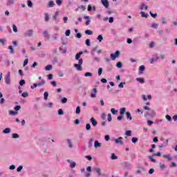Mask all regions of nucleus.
Wrapping results in <instances>:
<instances>
[{"label": "nucleus", "mask_w": 177, "mask_h": 177, "mask_svg": "<svg viewBox=\"0 0 177 177\" xmlns=\"http://www.w3.org/2000/svg\"><path fill=\"white\" fill-rule=\"evenodd\" d=\"M84 62V60L80 58L78 61V64H75L73 66L75 68H77V71H82V63Z\"/></svg>", "instance_id": "nucleus-1"}, {"label": "nucleus", "mask_w": 177, "mask_h": 177, "mask_svg": "<svg viewBox=\"0 0 177 177\" xmlns=\"http://www.w3.org/2000/svg\"><path fill=\"white\" fill-rule=\"evenodd\" d=\"M5 82L7 85H10V72H8L5 77Z\"/></svg>", "instance_id": "nucleus-2"}, {"label": "nucleus", "mask_w": 177, "mask_h": 177, "mask_svg": "<svg viewBox=\"0 0 177 177\" xmlns=\"http://www.w3.org/2000/svg\"><path fill=\"white\" fill-rule=\"evenodd\" d=\"M44 37L47 39V41H49L50 39V35H49V32H48V30H44L43 32Z\"/></svg>", "instance_id": "nucleus-3"}, {"label": "nucleus", "mask_w": 177, "mask_h": 177, "mask_svg": "<svg viewBox=\"0 0 177 177\" xmlns=\"http://www.w3.org/2000/svg\"><path fill=\"white\" fill-rule=\"evenodd\" d=\"M101 3L106 9L109 8V6H110V4L109 3V0H101Z\"/></svg>", "instance_id": "nucleus-4"}, {"label": "nucleus", "mask_w": 177, "mask_h": 177, "mask_svg": "<svg viewBox=\"0 0 177 177\" xmlns=\"http://www.w3.org/2000/svg\"><path fill=\"white\" fill-rule=\"evenodd\" d=\"M34 32V31L30 29L29 30H28L27 32L24 33V37H32V33Z\"/></svg>", "instance_id": "nucleus-5"}, {"label": "nucleus", "mask_w": 177, "mask_h": 177, "mask_svg": "<svg viewBox=\"0 0 177 177\" xmlns=\"http://www.w3.org/2000/svg\"><path fill=\"white\" fill-rule=\"evenodd\" d=\"M154 115H156V112H154V111H151L150 112H147L145 114V117L147 118L149 116L150 117H154Z\"/></svg>", "instance_id": "nucleus-6"}, {"label": "nucleus", "mask_w": 177, "mask_h": 177, "mask_svg": "<svg viewBox=\"0 0 177 177\" xmlns=\"http://www.w3.org/2000/svg\"><path fill=\"white\" fill-rule=\"evenodd\" d=\"M160 59V57L158 56H154L150 60V64H153L154 63H156V62H157L158 59Z\"/></svg>", "instance_id": "nucleus-7"}, {"label": "nucleus", "mask_w": 177, "mask_h": 177, "mask_svg": "<svg viewBox=\"0 0 177 177\" xmlns=\"http://www.w3.org/2000/svg\"><path fill=\"white\" fill-rule=\"evenodd\" d=\"M114 140L116 145H124V142H122V137H119L118 138L115 139Z\"/></svg>", "instance_id": "nucleus-8"}, {"label": "nucleus", "mask_w": 177, "mask_h": 177, "mask_svg": "<svg viewBox=\"0 0 177 177\" xmlns=\"http://www.w3.org/2000/svg\"><path fill=\"white\" fill-rule=\"evenodd\" d=\"M67 162H69L71 168H75V165H77V163L75 162H73V160L68 159Z\"/></svg>", "instance_id": "nucleus-9"}, {"label": "nucleus", "mask_w": 177, "mask_h": 177, "mask_svg": "<svg viewBox=\"0 0 177 177\" xmlns=\"http://www.w3.org/2000/svg\"><path fill=\"white\" fill-rule=\"evenodd\" d=\"M163 158H166L167 161H172V160H174V158L171 154L163 155Z\"/></svg>", "instance_id": "nucleus-10"}, {"label": "nucleus", "mask_w": 177, "mask_h": 177, "mask_svg": "<svg viewBox=\"0 0 177 177\" xmlns=\"http://www.w3.org/2000/svg\"><path fill=\"white\" fill-rule=\"evenodd\" d=\"M90 122H91L93 127H96L97 125V121L95 120V118H91L90 119Z\"/></svg>", "instance_id": "nucleus-11"}, {"label": "nucleus", "mask_w": 177, "mask_h": 177, "mask_svg": "<svg viewBox=\"0 0 177 177\" xmlns=\"http://www.w3.org/2000/svg\"><path fill=\"white\" fill-rule=\"evenodd\" d=\"M146 67L145 66V65H142L139 67V74H143V73H145V70Z\"/></svg>", "instance_id": "nucleus-12"}, {"label": "nucleus", "mask_w": 177, "mask_h": 177, "mask_svg": "<svg viewBox=\"0 0 177 177\" xmlns=\"http://www.w3.org/2000/svg\"><path fill=\"white\" fill-rule=\"evenodd\" d=\"M84 19H86V22L85 24L86 26H89L91 24V19L89 18L88 16H84Z\"/></svg>", "instance_id": "nucleus-13"}, {"label": "nucleus", "mask_w": 177, "mask_h": 177, "mask_svg": "<svg viewBox=\"0 0 177 177\" xmlns=\"http://www.w3.org/2000/svg\"><path fill=\"white\" fill-rule=\"evenodd\" d=\"M94 147L97 149V147H102V143L99 142L98 140H95L94 142Z\"/></svg>", "instance_id": "nucleus-14"}, {"label": "nucleus", "mask_w": 177, "mask_h": 177, "mask_svg": "<svg viewBox=\"0 0 177 177\" xmlns=\"http://www.w3.org/2000/svg\"><path fill=\"white\" fill-rule=\"evenodd\" d=\"M94 93H91V97H96V93H97V89L96 88H93Z\"/></svg>", "instance_id": "nucleus-15"}, {"label": "nucleus", "mask_w": 177, "mask_h": 177, "mask_svg": "<svg viewBox=\"0 0 177 177\" xmlns=\"http://www.w3.org/2000/svg\"><path fill=\"white\" fill-rule=\"evenodd\" d=\"M93 169L97 173V175L100 176L102 175V169L99 167H94Z\"/></svg>", "instance_id": "nucleus-16"}, {"label": "nucleus", "mask_w": 177, "mask_h": 177, "mask_svg": "<svg viewBox=\"0 0 177 177\" xmlns=\"http://www.w3.org/2000/svg\"><path fill=\"white\" fill-rule=\"evenodd\" d=\"M55 1H50L48 4H47V7L48 8H54L55 7Z\"/></svg>", "instance_id": "nucleus-17"}, {"label": "nucleus", "mask_w": 177, "mask_h": 177, "mask_svg": "<svg viewBox=\"0 0 177 177\" xmlns=\"http://www.w3.org/2000/svg\"><path fill=\"white\" fill-rule=\"evenodd\" d=\"M81 55H84V51H80L78 53H77L75 55V59L80 60V57H81Z\"/></svg>", "instance_id": "nucleus-18"}, {"label": "nucleus", "mask_w": 177, "mask_h": 177, "mask_svg": "<svg viewBox=\"0 0 177 177\" xmlns=\"http://www.w3.org/2000/svg\"><path fill=\"white\" fill-rule=\"evenodd\" d=\"M140 15H141V17H144L145 19H147V17H149V14H147L143 11L140 12Z\"/></svg>", "instance_id": "nucleus-19"}, {"label": "nucleus", "mask_w": 177, "mask_h": 177, "mask_svg": "<svg viewBox=\"0 0 177 177\" xmlns=\"http://www.w3.org/2000/svg\"><path fill=\"white\" fill-rule=\"evenodd\" d=\"M80 9H81L83 12L86 9V8L85 7V6H80L78 8H76L75 11L78 12V10H80Z\"/></svg>", "instance_id": "nucleus-20"}, {"label": "nucleus", "mask_w": 177, "mask_h": 177, "mask_svg": "<svg viewBox=\"0 0 177 177\" xmlns=\"http://www.w3.org/2000/svg\"><path fill=\"white\" fill-rule=\"evenodd\" d=\"M136 81H138V82H140V84H145V78L143 77H137Z\"/></svg>", "instance_id": "nucleus-21"}, {"label": "nucleus", "mask_w": 177, "mask_h": 177, "mask_svg": "<svg viewBox=\"0 0 177 177\" xmlns=\"http://www.w3.org/2000/svg\"><path fill=\"white\" fill-rule=\"evenodd\" d=\"M53 41H57L59 39V34L55 33L52 36Z\"/></svg>", "instance_id": "nucleus-22"}, {"label": "nucleus", "mask_w": 177, "mask_h": 177, "mask_svg": "<svg viewBox=\"0 0 177 177\" xmlns=\"http://www.w3.org/2000/svg\"><path fill=\"white\" fill-rule=\"evenodd\" d=\"M140 9L141 10H143L144 9H145V10H147V9H149V6H146V4L142 3L140 7Z\"/></svg>", "instance_id": "nucleus-23"}, {"label": "nucleus", "mask_w": 177, "mask_h": 177, "mask_svg": "<svg viewBox=\"0 0 177 177\" xmlns=\"http://www.w3.org/2000/svg\"><path fill=\"white\" fill-rule=\"evenodd\" d=\"M8 49L10 50V55H15V49H13V46H9L8 47Z\"/></svg>", "instance_id": "nucleus-24"}, {"label": "nucleus", "mask_w": 177, "mask_h": 177, "mask_svg": "<svg viewBox=\"0 0 177 177\" xmlns=\"http://www.w3.org/2000/svg\"><path fill=\"white\" fill-rule=\"evenodd\" d=\"M46 82H45L44 80H41V82L36 83V84L37 85V86H42V85H45Z\"/></svg>", "instance_id": "nucleus-25"}, {"label": "nucleus", "mask_w": 177, "mask_h": 177, "mask_svg": "<svg viewBox=\"0 0 177 177\" xmlns=\"http://www.w3.org/2000/svg\"><path fill=\"white\" fill-rule=\"evenodd\" d=\"M10 128L9 127H7L3 131V133H5V134H8V133H10Z\"/></svg>", "instance_id": "nucleus-26"}, {"label": "nucleus", "mask_w": 177, "mask_h": 177, "mask_svg": "<svg viewBox=\"0 0 177 177\" xmlns=\"http://www.w3.org/2000/svg\"><path fill=\"white\" fill-rule=\"evenodd\" d=\"M127 119L129 120V121H132V116L131 115V113L126 112Z\"/></svg>", "instance_id": "nucleus-27"}, {"label": "nucleus", "mask_w": 177, "mask_h": 177, "mask_svg": "<svg viewBox=\"0 0 177 177\" xmlns=\"http://www.w3.org/2000/svg\"><path fill=\"white\" fill-rule=\"evenodd\" d=\"M59 11H56L54 16L53 17V20L57 21V16H59Z\"/></svg>", "instance_id": "nucleus-28"}, {"label": "nucleus", "mask_w": 177, "mask_h": 177, "mask_svg": "<svg viewBox=\"0 0 177 177\" xmlns=\"http://www.w3.org/2000/svg\"><path fill=\"white\" fill-rule=\"evenodd\" d=\"M93 138H91L88 140V147H92V146H93Z\"/></svg>", "instance_id": "nucleus-29"}, {"label": "nucleus", "mask_w": 177, "mask_h": 177, "mask_svg": "<svg viewBox=\"0 0 177 177\" xmlns=\"http://www.w3.org/2000/svg\"><path fill=\"white\" fill-rule=\"evenodd\" d=\"M125 111H127V108H125V107L121 108L120 109V115H124V114H125Z\"/></svg>", "instance_id": "nucleus-30"}, {"label": "nucleus", "mask_w": 177, "mask_h": 177, "mask_svg": "<svg viewBox=\"0 0 177 177\" xmlns=\"http://www.w3.org/2000/svg\"><path fill=\"white\" fill-rule=\"evenodd\" d=\"M44 20L45 21H49V14L47 12L44 13Z\"/></svg>", "instance_id": "nucleus-31"}, {"label": "nucleus", "mask_w": 177, "mask_h": 177, "mask_svg": "<svg viewBox=\"0 0 177 177\" xmlns=\"http://www.w3.org/2000/svg\"><path fill=\"white\" fill-rule=\"evenodd\" d=\"M84 32L87 35H92L93 34V32L91 30H86Z\"/></svg>", "instance_id": "nucleus-32"}, {"label": "nucleus", "mask_w": 177, "mask_h": 177, "mask_svg": "<svg viewBox=\"0 0 177 177\" xmlns=\"http://www.w3.org/2000/svg\"><path fill=\"white\" fill-rule=\"evenodd\" d=\"M97 46H95V48H92L91 50V55L93 56H95V52H96V50H97Z\"/></svg>", "instance_id": "nucleus-33"}, {"label": "nucleus", "mask_w": 177, "mask_h": 177, "mask_svg": "<svg viewBox=\"0 0 177 177\" xmlns=\"http://www.w3.org/2000/svg\"><path fill=\"white\" fill-rule=\"evenodd\" d=\"M66 142H67V143H68L69 147H70L71 149H72V147H73V142H71V140L67 139V140H66Z\"/></svg>", "instance_id": "nucleus-34"}, {"label": "nucleus", "mask_w": 177, "mask_h": 177, "mask_svg": "<svg viewBox=\"0 0 177 177\" xmlns=\"http://www.w3.org/2000/svg\"><path fill=\"white\" fill-rule=\"evenodd\" d=\"M111 160H118V156L115 153H112L111 156Z\"/></svg>", "instance_id": "nucleus-35"}, {"label": "nucleus", "mask_w": 177, "mask_h": 177, "mask_svg": "<svg viewBox=\"0 0 177 177\" xmlns=\"http://www.w3.org/2000/svg\"><path fill=\"white\" fill-rule=\"evenodd\" d=\"M45 70L46 71H50V70H52V65H47L45 67Z\"/></svg>", "instance_id": "nucleus-36"}, {"label": "nucleus", "mask_w": 177, "mask_h": 177, "mask_svg": "<svg viewBox=\"0 0 177 177\" xmlns=\"http://www.w3.org/2000/svg\"><path fill=\"white\" fill-rule=\"evenodd\" d=\"M44 100H48V97L49 96V93H48V91L44 92Z\"/></svg>", "instance_id": "nucleus-37"}, {"label": "nucleus", "mask_w": 177, "mask_h": 177, "mask_svg": "<svg viewBox=\"0 0 177 177\" xmlns=\"http://www.w3.org/2000/svg\"><path fill=\"white\" fill-rule=\"evenodd\" d=\"M111 112L112 113V114H113V115H115V114H117V113H118V110H115V109L112 108L111 109Z\"/></svg>", "instance_id": "nucleus-38"}, {"label": "nucleus", "mask_w": 177, "mask_h": 177, "mask_svg": "<svg viewBox=\"0 0 177 177\" xmlns=\"http://www.w3.org/2000/svg\"><path fill=\"white\" fill-rule=\"evenodd\" d=\"M125 135H127V136H132V131H131V130L126 131Z\"/></svg>", "instance_id": "nucleus-39"}, {"label": "nucleus", "mask_w": 177, "mask_h": 177, "mask_svg": "<svg viewBox=\"0 0 177 177\" xmlns=\"http://www.w3.org/2000/svg\"><path fill=\"white\" fill-rule=\"evenodd\" d=\"M67 100H68V99L66 98V97H62V99H61V102L63 104H66V103H67Z\"/></svg>", "instance_id": "nucleus-40"}, {"label": "nucleus", "mask_w": 177, "mask_h": 177, "mask_svg": "<svg viewBox=\"0 0 177 177\" xmlns=\"http://www.w3.org/2000/svg\"><path fill=\"white\" fill-rule=\"evenodd\" d=\"M151 27L152 28H158V24L153 22L151 24Z\"/></svg>", "instance_id": "nucleus-41"}, {"label": "nucleus", "mask_w": 177, "mask_h": 177, "mask_svg": "<svg viewBox=\"0 0 177 177\" xmlns=\"http://www.w3.org/2000/svg\"><path fill=\"white\" fill-rule=\"evenodd\" d=\"M149 15L150 16H151V17H153V19H156V17H157V12L156 13H153L151 11L149 12Z\"/></svg>", "instance_id": "nucleus-42"}, {"label": "nucleus", "mask_w": 177, "mask_h": 177, "mask_svg": "<svg viewBox=\"0 0 177 177\" xmlns=\"http://www.w3.org/2000/svg\"><path fill=\"white\" fill-rule=\"evenodd\" d=\"M97 39L99 41V42H102V41H103V36L102 35H99Z\"/></svg>", "instance_id": "nucleus-43"}, {"label": "nucleus", "mask_w": 177, "mask_h": 177, "mask_svg": "<svg viewBox=\"0 0 177 177\" xmlns=\"http://www.w3.org/2000/svg\"><path fill=\"white\" fill-rule=\"evenodd\" d=\"M59 50L62 53L64 54L67 52V49L59 47Z\"/></svg>", "instance_id": "nucleus-44"}, {"label": "nucleus", "mask_w": 177, "mask_h": 177, "mask_svg": "<svg viewBox=\"0 0 177 177\" xmlns=\"http://www.w3.org/2000/svg\"><path fill=\"white\" fill-rule=\"evenodd\" d=\"M93 62H97V63H99L100 62V58H99L98 57H93Z\"/></svg>", "instance_id": "nucleus-45"}, {"label": "nucleus", "mask_w": 177, "mask_h": 177, "mask_svg": "<svg viewBox=\"0 0 177 177\" xmlns=\"http://www.w3.org/2000/svg\"><path fill=\"white\" fill-rule=\"evenodd\" d=\"M116 67H118V68H121L122 67V63H121V62H118L116 63Z\"/></svg>", "instance_id": "nucleus-46"}, {"label": "nucleus", "mask_w": 177, "mask_h": 177, "mask_svg": "<svg viewBox=\"0 0 177 177\" xmlns=\"http://www.w3.org/2000/svg\"><path fill=\"white\" fill-rule=\"evenodd\" d=\"M70 34H71V30H70V29L66 30V31L65 32V35L66 37H70Z\"/></svg>", "instance_id": "nucleus-47"}, {"label": "nucleus", "mask_w": 177, "mask_h": 177, "mask_svg": "<svg viewBox=\"0 0 177 177\" xmlns=\"http://www.w3.org/2000/svg\"><path fill=\"white\" fill-rule=\"evenodd\" d=\"M18 114L17 111H10V115H16Z\"/></svg>", "instance_id": "nucleus-48"}, {"label": "nucleus", "mask_w": 177, "mask_h": 177, "mask_svg": "<svg viewBox=\"0 0 177 177\" xmlns=\"http://www.w3.org/2000/svg\"><path fill=\"white\" fill-rule=\"evenodd\" d=\"M93 74L91 72H87L84 73V77H92Z\"/></svg>", "instance_id": "nucleus-49"}, {"label": "nucleus", "mask_w": 177, "mask_h": 177, "mask_svg": "<svg viewBox=\"0 0 177 177\" xmlns=\"http://www.w3.org/2000/svg\"><path fill=\"white\" fill-rule=\"evenodd\" d=\"M107 120L109 121V122H111V121L113 120V118L111 117V114H110V113L108 114Z\"/></svg>", "instance_id": "nucleus-50"}, {"label": "nucleus", "mask_w": 177, "mask_h": 177, "mask_svg": "<svg viewBox=\"0 0 177 177\" xmlns=\"http://www.w3.org/2000/svg\"><path fill=\"white\" fill-rule=\"evenodd\" d=\"M138 138H136V137H133V138H131V142H132L133 143H136V142H138Z\"/></svg>", "instance_id": "nucleus-51"}, {"label": "nucleus", "mask_w": 177, "mask_h": 177, "mask_svg": "<svg viewBox=\"0 0 177 177\" xmlns=\"http://www.w3.org/2000/svg\"><path fill=\"white\" fill-rule=\"evenodd\" d=\"M80 113H81V108L80 106H77L76 114H80Z\"/></svg>", "instance_id": "nucleus-52"}, {"label": "nucleus", "mask_w": 177, "mask_h": 177, "mask_svg": "<svg viewBox=\"0 0 177 177\" xmlns=\"http://www.w3.org/2000/svg\"><path fill=\"white\" fill-rule=\"evenodd\" d=\"M25 84H26V80H20V82H19V85H20L21 86H23V85H25Z\"/></svg>", "instance_id": "nucleus-53"}, {"label": "nucleus", "mask_w": 177, "mask_h": 177, "mask_svg": "<svg viewBox=\"0 0 177 177\" xmlns=\"http://www.w3.org/2000/svg\"><path fill=\"white\" fill-rule=\"evenodd\" d=\"M27 5L29 8H32V1L28 0V3H27Z\"/></svg>", "instance_id": "nucleus-54"}, {"label": "nucleus", "mask_w": 177, "mask_h": 177, "mask_svg": "<svg viewBox=\"0 0 177 177\" xmlns=\"http://www.w3.org/2000/svg\"><path fill=\"white\" fill-rule=\"evenodd\" d=\"M148 158L151 160L152 162H157V160L153 158V156H149Z\"/></svg>", "instance_id": "nucleus-55"}, {"label": "nucleus", "mask_w": 177, "mask_h": 177, "mask_svg": "<svg viewBox=\"0 0 177 177\" xmlns=\"http://www.w3.org/2000/svg\"><path fill=\"white\" fill-rule=\"evenodd\" d=\"M86 131H91V124L87 123L86 124Z\"/></svg>", "instance_id": "nucleus-56"}, {"label": "nucleus", "mask_w": 177, "mask_h": 177, "mask_svg": "<svg viewBox=\"0 0 177 177\" xmlns=\"http://www.w3.org/2000/svg\"><path fill=\"white\" fill-rule=\"evenodd\" d=\"M86 45L87 46H91V39H87L86 40Z\"/></svg>", "instance_id": "nucleus-57"}, {"label": "nucleus", "mask_w": 177, "mask_h": 177, "mask_svg": "<svg viewBox=\"0 0 177 177\" xmlns=\"http://www.w3.org/2000/svg\"><path fill=\"white\" fill-rule=\"evenodd\" d=\"M103 73V68H98V75L100 76L102 75V73Z\"/></svg>", "instance_id": "nucleus-58"}, {"label": "nucleus", "mask_w": 177, "mask_h": 177, "mask_svg": "<svg viewBox=\"0 0 177 177\" xmlns=\"http://www.w3.org/2000/svg\"><path fill=\"white\" fill-rule=\"evenodd\" d=\"M5 42H6V39H0V44H2V45L5 46L6 45Z\"/></svg>", "instance_id": "nucleus-59"}, {"label": "nucleus", "mask_w": 177, "mask_h": 177, "mask_svg": "<svg viewBox=\"0 0 177 177\" xmlns=\"http://www.w3.org/2000/svg\"><path fill=\"white\" fill-rule=\"evenodd\" d=\"M12 30H13L14 32H17V26H16L15 24H13Z\"/></svg>", "instance_id": "nucleus-60"}, {"label": "nucleus", "mask_w": 177, "mask_h": 177, "mask_svg": "<svg viewBox=\"0 0 177 177\" xmlns=\"http://www.w3.org/2000/svg\"><path fill=\"white\" fill-rule=\"evenodd\" d=\"M21 96L23 97H28V93L27 92H24L22 94H21Z\"/></svg>", "instance_id": "nucleus-61"}, {"label": "nucleus", "mask_w": 177, "mask_h": 177, "mask_svg": "<svg viewBox=\"0 0 177 177\" xmlns=\"http://www.w3.org/2000/svg\"><path fill=\"white\" fill-rule=\"evenodd\" d=\"M166 120H167V121H172V118H171V116L169 115H167L165 116Z\"/></svg>", "instance_id": "nucleus-62"}, {"label": "nucleus", "mask_w": 177, "mask_h": 177, "mask_svg": "<svg viewBox=\"0 0 177 177\" xmlns=\"http://www.w3.org/2000/svg\"><path fill=\"white\" fill-rule=\"evenodd\" d=\"M21 169H23V166L20 165L17 167V172H21Z\"/></svg>", "instance_id": "nucleus-63"}, {"label": "nucleus", "mask_w": 177, "mask_h": 177, "mask_svg": "<svg viewBox=\"0 0 177 177\" xmlns=\"http://www.w3.org/2000/svg\"><path fill=\"white\" fill-rule=\"evenodd\" d=\"M12 138H13V139H18V138H19V134H17V133H13V134H12Z\"/></svg>", "instance_id": "nucleus-64"}]
</instances>
